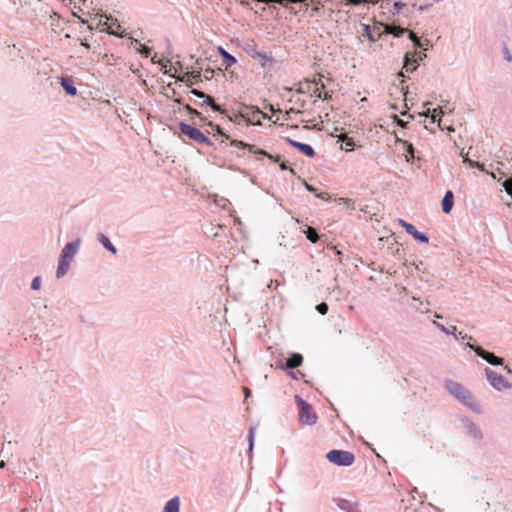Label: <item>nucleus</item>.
Segmentation results:
<instances>
[{
  "instance_id": "f257e3e1",
  "label": "nucleus",
  "mask_w": 512,
  "mask_h": 512,
  "mask_svg": "<svg viewBox=\"0 0 512 512\" xmlns=\"http://www.w3.org/2000/svg\"><path fill=\"white\" fill-rule=\"evenodd\" d=\"M444 386L457 400L467 407L474 409V397L472 393L461 383L447 379L445 380Z\"/></svg>"
},
{
  "instance_id": "f03ea898",
  "label": "nucleus",
  "mask_w": 512,
  "mask_h": 512,
  "mask_svg": "<svg viewBox=\"0 0 512 512\" xmlns=\"http://www.w3.org/2000/svg\"><path fill=\"white\" fill-rule=\"evenodd\" d=\"M325 86L321 83L320 79L314 78L313 80L305 79L298 83L296 92L299 94H309L314 96L316 99H328L330 98L328 92H325L324 96L322 95L321 89Z\"/></svg>"
},
{
  "instance_id": "7ed1b4c3",
  "label": "nucleus",
  "mask_w": 512,
  "mask_h": 512,
  "mask_svg": "<svg viewBox=\"0 0 512 512\" xmlns=\"http://www.w3.org/2000/svg\"><path fill=\"white\" fill-rule=\"evenodd\" d=\"M180 133L187 136L190 140L194 142L206 146L213 147L214 143L208 138L201 130L198 128L191 126L185 122L179 123Z\"/></svg>"
},
{
  "instance_id": "20e7f679",
  "label": "nucleus",
  "mask_w": 512,
  "mask_h": 512,
  "mask_svg": "<svg viewBox=\"0 0 512 512\" xmlns=\"http://www.w3.org/2000/svg\"><path fill=\"white\" fill-rule=\"evenodd\" d=\"M295 401L299 409V421L303 425L312 426L317 422V415L312 406L300 396H295Z\"/></svg>"
},
{
  "instance_id": "39448f33",
  "label": "nucleus",
  "mask_w": 512,
  "mask_h": 512,
  "mask_svg": "<svg viewBox=\"0 0 512 512\" xmlns=\"http://www.w3.org/2000/svg\"><path fill=\"white\" fill-rule=\"evenodd\" d=\"M326 458L337 466H351L355 461V456L352 452L337 449L329 451L326 454Z\"/></svg>"
},
{
  "instance_id": "423d86ee",
  "label": "nucleus",
  "mask_w": 512,
  "mask_h": 512,
  "mask_svg": "<svg viewBox=\"0 0 512 512\" xmlns=\"http://www.w3.org/2000/svg\"><path fill=\"white\" fill-rule=\"evenodd\" d=\"M485 375L490 385L497 391H503L511 388V384L500 374H497L492 369L486 367Z\"/></svg>"
},
{
  "instance_id": "0eeeda50",
  "label": "nucleus",
  "mask_w": 512,
  "mask_h": 512,
  "mask_svg": "<svg viewBox=\"0 0 512 512\" xmlns=\"http://www.w3.org/2000/svg\"><path fill=\"white\" fill-rule=\"evenodd\" d=\"M230 145L234 146V147L242 148V149H248V151L250 153L266 156L270 160H272L273 162H279L280 161V157L279 156H273V155L269 154L268 152H266L265 150L256 148L255 145H251V144L245 143V142L240 141V140H231L230 141Z\"/></svg>"
},
{
  "instance_id": "6e6552de",
  "label": "nucleus",
  "mask_w": 512,
  "mask_h": 512,
  "mask_svg": "<svg viewBox=\"0 0 512 512\" xmlns=\"http://www.w3.org/2000/svg\"><path fill=\"white\" fill-rule=\"evenodd\" d=\"M468 347L473 349L477 356L481 357L483 360L488 362L490 365L493 366H502L504 360L501 357L496 356L492 352L486 351L482 347L479 346H472L470 344H467Z\"/></svg>"
},
{
  "instance_id": "1a4fd4ad",
  "label": "nucleus",
  "mask_w": 512,
  "mask_h": 512,
  "mask_svg": "<svg viewBox=\"0 0 512 512\" xmlns=\"http://www.w3.org/2000/svg\"><path fill=\"white\" fill-rule=\"evenodd\" d=\"M398 224L405 229L407 234L411 235L418 242H420V243H428L429 242L428 235L426 233L418 231L413 224L408 223L403 219H399Z\"/></svg>"
},
{
  "instance_id": "9d476101",
  "label": "nucleus",
  "mask_w": 512,
  "mask_h": 512,
  "mask_svg": "<svg viewBox=\"0 0 512 512\" xmlns=\"http://www.w3.org/2000/svg\"><path fill=\"white\" fill-rule=\"evenodd\" d=\"M80 243V238H77L75 241L67 243L61 251L60 259L71 262L79 250Z\"/></svg>"
},
{
  "instance_id": "9b49d317",
  "label": "nucleus",
  "mask_w": 512,
  "mask_h": 512,
  "mask_svg": "<svg viewBox=\"0 0 512 512\" xmlns=\"http://www.w3.org/2000/svg\"><path fill=\"white\" fill-rule=\"evenodd\" d=\"M462 423L465 429V433L475 442H480L483 439V433L481 429L473 421L468 418H464Z\"/></svg>"
},
{
  "instance_id": "f8f14e48",
  "label": "nucleus",
  "mask_w": 512,
  "mask_h": 512,
  "mask_svg": "<svg viewBox=\"0 0 512 512\" xmlns=\"http://www.w3.org/2000/svg\"><path fill=\"white\" fill-rule=\"evenodd\" d=\"M248 54L255 60H259L263 68H267L274 63L271 55L258 51L255 47L247 50Z\"/></svg>"
},
{
  "instance_id": "ddd939ff",
  "label": "nucleus",
  "mask_w": 512,
  "mask_h": 512,
  "mask_svg": "<svg viewBox=\"0 0 512 512\" xmlns=\"http://www.w3.org/2000/svg\"><path fill=\"white\" fill-rule=\"evenodd\" d=\"M285 141L293 148H296L299 152L303 153L307 157H313L315 155V151L313 147L309 144L301 143L291 138H286Z\"/></svg>"
},
{
  "instance_id": "4468645a",
  "label": "nucleus",
  "mask_w": 512,
  "mask_h": 512,
  "mask_svg": "<svg viewBox=\"0 0 512 512\" xmlns=\"http://www.w3.org/2000/svg\"><path fill=\"white\" fill-rule=\"evenodd\" d=\"M303 363V356L299 353H292L286 360L284 366L285 369H294L301 366Z\"/></svg>"
},
{
  "instance_id": "2eb2a0df",
  "label": "nucleus",
  "mask_w": 512,
  "mask_h": 512,
  "mask_svg": "<svg viewBox=\"0 0 512 512\" xmlns=\"http://www.w3.org/2000/svg\"><path fill=\"white\" fill-rule=\"evenodd\" d=\"M453 204H454V194L451 190H448V191H446V193L442 199V202H441L442 211L445 214L450 213L453 208Z\"/></svg>"
},
{
  "instance_id": "dca6fc26",
  "label": "nucleus",
  "mask_w": 512,
  "mask_h": 512,
  "mask_svg": "<svg viewBox=\"0 0 512 512\" xmlns=\"http://www.w3.org/2000/svg\"><path fill=\"white\" fill-rule=\"evenodd\" d=\"M426 57L425 54L420 55L418 59L415 58V54L411 55L410 53H406L404 57V68L407 72H413L416 69V66L410 68V65L413 63H417L418 60H422Z\"/></svg>"
},
{
  "instance_id": "f3484780",
  "label": "nucleus",
  "mask_w": 512,
  "mask_h": 512,
  "mask_svg": "<svg viewBox=\"0 0 512 512\" xmlns=\"http://www.w3.org/2000/svg\"><path fill=\"white\" fill-rule=\"evenodd\" d=\"M60 84H61L63 90L66 92V94H68L70 96H75L77 94V89L74 86V83L70 78H67V77L61 78Z\"/></svg>"
},
{
  "instance_id": "a211bd4d",
  "label": "nucleus",
  "mask_w": 512,
  "mask_h": 512,
  "mask_svg": "<svg viewBox=\"0 0 512 512\" xmlns=\"http://www.w3.org/2000/svg\"><path fill=\"white\" fill-rule=\"evenodd\" d=\"M162 512H180V498L175 496L168 500Z\"/></svg>"
},
{
  "instance_id": "6ab92c4d",
  "label": "nucleus",
  "mask_w": 512,
  "mask_h": 512,
  "mask_svg": "<svg viewBox=\"0 0 512 512\" xmlns=\"http://www.w3.org/2000/svg\"><path fill=\"white\" fill-rule=\"evenodd\" d=\"M97 240L99 241V243L102 244V246L107 249L109 252H111L113 255H115L117 253V249L116 247L111 243V241L109 240V238L103 234V233H99L97 235Z\"/></svg>"
},
{
  "instance_id": "aec40b11",
  "label": "nucleus",
  "mask_w": 512,
  "mask_h": 512,
  "mask_svg": "<svg viewBox=\"0 0 512 512\" xmlns=\"http://www.w3.org/2000/svg\"><path fill=\"white\" fill-rule=\"evenodd\" d=\"M218 52H219L220 56L222 57V60L227 68L236 64V62H237L236 58L232 54L227 52L224 48L219 47Z\"/></svg>"
},
{
  "instance_id": "412c9836",
  "label": "nucleus",
  "mask_w": 512,
  "mask_h": 512,
  "mask_svg": "<svg viewBox=\"0 0 512 512\" xmlns=\"http://www.w3.org/2000/svg\"><path fill=\"white\" fill-rule=\"evenodd\" d=\"M384 31L386 34L393 35L394 37H400L408 32L406 28L391 24L386 25Z\"/></svg>"
},
{
  "instance_id": "4be33fe9",
  "label": "nucleus",
  "mask_w": 512,
  "mask_h": 512,
  "mask_svg": "<svg viewBox=\"0 0 512 512\" xmlns=\"http://www.w3.org/2000/svg\"><path fill=\"white\" fill-rule=\"evenodd\" d=\"M203 104H206L207 106L211 107L213 111L219 112L221 114H226V110L223 109L220 105H218L211 96L206 95V97H204V102L201 105Z\"/></svg>"
},
{
  "instance_id": "5701e85b",
  "label": "nucleus",
  "mask_w": 512,
  "mask_h": 512,
  "mask_svg": "<svg viewBox=\"0 0 512 512\" xmlns=\"http://www.w3.org/2000/svg\"><path fill=\"white\" fill-rule=\"evenodd\" d=\"M70 263L71 262H68L66 260H63V259L59 258L58 267H57V270H56V277L57 278H62L68 272L69 267H70Z\"/></svg>"
},
{
  "instance_id": "b1692460",
  "label": "nucleus",
  "mask_w": 512,
  "mask_h": 512,
  "mask_svg": "<svg viewBox=\"0 0 512 512\" xmlns=\"http://www.w3.org/2000/svg\"><path fill=\"white\" fill-rule=\"evenodd\" d=\"M433 325H435L438 329H440L445 334L453 335L456 339H458L459 336L461 335V333H459V335L456 333V331H457L456 326L445 327L443 324H441L435 320L433 321Z\"/></svg>"
},
{
  "instance_id": "393cba45",
  "label": "nucleus",
  "mask_w": 512,
  "mask_h": 512,
  "mask_svg": "<svg viewBox=\"0 0 512 512\" xmlns=\"http://www.w3.org/2000/svg\"><path fill=\"white\" fill-rule=\"evenodd\" d=\"M443 114L441 108H436L433 110L427 109L423 115L426 117H431L432 122L435 123L437 121V117H440Z\"/></svg>"
},
{
  "instance_id": "a878e982",
  "label": "nucleus",
  "mask_w": 512,
  "mask_h": 512,
  "mask_svg": "<svg viewBox=\"0 0 512 512\" xmlns=\"http://www.w3.org/2000/svg\"><path fill=\"white\" fill-rule=\"evenodd\" d=\"M306 237L309 241L312 243H316L319 240V235L316 231V229L312 227H308V229L305 231Z\"/></svg>"
},
{
  "instance_id": "bb28decb",
  "label": "nucleus",
  "mask_w": 512,
  "mask_h": 512,
  "mask_svg": "<svg viewBox=\"0 0 512 512\" xmlns=\"http://www.w3.org/2000/svg\"><path fill=\"white\" fill-rule=\"evenodd\" d=\"M184 108H185V110H186L190 115H193V116H195V117L199 118V120H200L201 122H203V123H205V122H206V118H205V117H203V116H202V114H201L199 111H197L196 109L192 108L189 104H186V105L184 106Z\"/></svg>"
},
{
  "instance_id": "cd10ccee",
  "label": "nucleus",
  "mask_w": 512,
  "mask_h": 512,
  "mask_svg": "<svg viewBox=\"0 0 512 512\" xmlns=\"http://www.w3.org/2000/svg\"><path fill=\"white\" fill-rule=\"evenodd\" d=\"M205 124L207 126L211 127L220 136L224 137L225 139H230V136L228 134H226L219 125H216L212 122H205Z\"/></svg>"
},
{
  "instance_id": "c85d7f7f",
  "label": "nucleus",
  "mask_w": 512,
  "mask_h": 512,
  "mask_svg": "<svg viewBox=\"0 0 512 512\" xmlns=\"http://www.w3.org/2000/svg\"><path fill=\"white\" fill-rule=\"evenodd\" d=\"M255 431H256L255 427H250L249 432H248L247 440H248V443H249V450H248L249 453L252 452L253 447H254Z\"/></svg>"
},
{
  "instance_id": "c756f323",
  "label": "nucleus",
  "mask_w": 512,
  "mask_h": 512,
  "mask_svg": "<svg viewBox=\"0 0 512 512\" xmlns=\"http://www.w3.org/2000/svg\"><path fill=\"white\" fill-rule=\"evenodd\" d=\"M363 36L368 37L371 42H376L377 39L374 37L371 27L369 25H363Z\"/></svg>"
},
{
  "instance_id": "7c9ffc66",
  "label": "nucleus",
  "mask_w": 512,
  "mask_h": 512,
  "mask_svg": "<svg viewBox=\"0 0 512 512\" xmlns=\"http://www.w3.org/2000/svg\"><path fill=\"white\" fill-rule=\"evenodd\" d=\"M355 147V142L353 140V138L351 137H348L345 141H344V145H341V149L343 150H346V151H352Z\"/></svg>"
},
{
  "instance_id": "2f4dec72",
  "label": "nucleus",
  "mask_w": 512,
  "mask_h": 512,
  "mask_svg": "<svg viewBox=\"0 0 512 512\" xmlns=\"http://www.w3.org/2000/svg\"><path fill=\"white\" fill-rule=\"evenodd\" d=\"M407 33H408L409 39L413 42L415 47H422L420 38L413 31H408Z\"/></svg>"
},
{
  "instance_id": "473e14b6",
  "label": "nucleus",
  "mask_w": 512,
  "mask_h": 512,
  "mask_svg": "<svg viewBox=\"0 0 512 512\" xmlns=\"http://www.w3.org/2000/svg\"><path fill=\"white\" fill-rule=\"evenodd\" d=\"M328 305L325 302H321L318 305H316V310L321 315H326L328 312Z\"/></svg>"
},
{
  "instance_id": "72a5a7b5",
  "label": "nucleus",
  "mask_w": 512,
  "mask_h": 512,
  "mask_svg": "<svg viewBox=\"0 0 512 512\" xmlns=\"http://www.w3.org/2000/svg\"><path fill=\"white\" fill-rule=\"evenodd\" d=\"M502 186L503 188L506 190V192L512 196V177L511 178H508L506 179L503 183H502Z\"/></svg>"
},
{
  "instance_id": "f704fd0d",
  "label": "nucleus",
  "mask_w": 512,
  "mask_h": 512,
  "mask_svg": "<svg viewBox=\"0 0 512 512\" xmlns=\"http://www.w3.org/2000/svg\"><path fill=\"white\" fill-rule=\"evenodd\" d=\"M40 287H41V278H40V276H36L35 278H33L32 282H31V289L39 290Z\"/></svg>"
},
{
  "instance_id": "c9c22d12",
  "label": "nucleus",
  "mask_w": 512,
  "mask_h": 512,
  "mask_svg": "<svg viewBox=\"0 0 512 512\" xmlns=\"http://www.w3.org/2000/svg\"><path fill=\"white\" fill-rule=\"evenodd\" d=\"M139 51L145 57H149L150 54H151V48H149L146 45H140V50Z\"/></svg>"
},
{
  "instance_id": "e433bc0d",
  "label": "nucleus",
  "mask_w": 512,
  "mask_h": 512,
  "mask_svg": "<svg viewBox=\"0 0 512 512\" xmlns=\"http://www.w3.org/2000/svg\"><path fill=\"white\" fill-rule=\"evenodd\" d=\"M102 31H106L108 34L117 36L119 38H124L125 37L124 34L117 33L114 29H112V27H109L108 29H102Z\"/></svg>"
},
{
  "instance_id": "4c0bfd02",
  "label": "nucleus",
  "mask_w": 512,
  "mask_h": 512,
  "mask_svg": "<svg viewBox=\"0 0 512 512\" xmlns=\"http://www.w3.org/2000/svg\"><path fill=\"white\" fill-rule=\"evenodd\" d=\"M465 162H468L470 164V166L472 167H477L479 168L480 170L484 171V165L483 164H480L479 162H476V161H472V160H469V159H465L464 160Z\"/></svg>"
},
{
  "instance_id": "58836bf2",
  "label": "nucleus",
  "mask_w": 512,
  "mask_h": 512,
  "mask_svg": "<svg viewBox=\"0 0 512 512\" xmlns=\"http://www.w3.org/2000/svg\"><path fill=\"white\" fill-rule=\"evenodd\" d=\"M190 93L198 98L204 99V97H206V94L204 92L197 89H192Z\"/></svg>"
},
{
  "instance_id": "ea45409f",
  "label": "nucleus",
  "mask_w": 512,
  "mask_h": 512,
  "mask_svg": "<svg viewBox=\"0 0 512 512\" xmlns=\"http://www.w3.org/2000/svg\"><path fill=\"white\" fill-rule=\"evenodd\" d=\"M404 6L405 4L402 2H395L393 8L395 12L399 13Z\"/></svg>"
},
{
  "instance_id": "a19ab883",
  "label": "nucleus",
  "mask_w": 512,
  "mask_h": 512,
  "mask_svg": "<svg viewBox=\"0 0 512 512\" xmlns=\"http://www.w3.org/2000/svg\"><path fill=\"white\" fill-rule=\"evenodd\" d=\"M365 0H347V3L353 6H359L363 4Z\"/></svg>"
},
{
  "instance_id": "79ce46f5",
  "label": "nucleus",
  "mask_w": 512,
  "mask_h": 512,
  "mask_svg": "<svg viewBox=\"0 0 512 512\" xmlns=\"http://www.w3.org/2000/svg\"><path fill=\"white\" fill-rule=\"evenodd\" d=\"M393 118L396 121L397 125L402 127L406 125V123L403 120H401L397 115H394Z\"/></svg>"
},
{
  "instance_id": "37998d69",
  "label": "nucleus",
  "mask_w": 512,
  "mask_h": 512,
  "mask_svg": "<svg viewBox=\"0 0 512 512\" xmlns=\"http://www.w3.org/2000/svg\"><path fill=\"white\" fill-rule=\"evenodd\" d=\"M406 151L411 157H414V147L412 144L407 145Z\"/></svg>"
},
{
  "instance_id": "c03bdc74",
  "label": "nucleus",
  "mask_w": 512,
  "mask_h": 512,
  "mask_svg": "<svg viewBox=\"0 0 512 512\" xmlns=\"http://www.w3.org/2000/svg\"><path fill=\"white\" fill-rule=\"evenodd\" d=\"M152 62L153 63H160L163 67H166L167 66V63L169 62V60H166L165 63L160 61V60H156V55L152 57Z\"/></svg>"
},
{
  "instance_id": "a18cd8bd",
  "label": "nucleus",
  "mask_w": 512,
  "mask_h": 512,
  "mask_svg": "<svg viewBox=\"0 0 512 512\" xmlns=\"http://www.w3.org/2000/svg\"><path fill=\"white\" fill-rule=\"evenodd\" d=\"M295 104L299 106V108H304L306 106V101L305 100H301V99H297L295 101Z\"/></svg>"
},
{
  "instance_id": "49530a36",
  "label": "nucleus",
  "mask_w": 512,
  "mask_h": 512,
  "mask_svg": "<svg viewBox=\"0 0 512 512\" xmlns=\"http://www.w3.org/2000/svg\"><path fill=\"white\" fill-rule=\"evenodd\" d=\"M349 136L346 134V133H341L337 136L338 138V141H341L344 143V141L348 138Z\"/></svg>"
},
{
  "instance_id": "de8ad7c7",
  "label": "nucleus",
  "mask_w": 512,
  "mask_h": 512,
  "mask_svg": "<svg viewBox=\"0 0 512 512\" xmlns=\"http://www.w3.org/2000/svg\"><path fill=\"white\" fill-rule=\"evenodd\" d=\"M430 6H431V5H430V4H428V3H426V4H424V5H420V6H419V10H420V11H425V10H426V9H428Z\"/></svg>"
},
{
  "instance_id": "09e8293b",
  "label": "nucleus",
  "mask_w": 512,
  "mask_h": 512,
  "mask_svg": "<svg viewBox=\"0 0 512 512\" xmlns=\"http://www.w3.org/2000/svg\"><path fill=\"white\" fill-rule=\"evenodd\" d=\"M293 113H300V110H299V109H296V108H290V109L287 111V114H293Z\"/></svg>"
},
{
  "instance_id": "8fccbe9b",
  "label": "nucleus",
  "mask_w": 512,
  "mask_h": 512,
  "mask_svg": "<svg viewBox=\"0 0 512 512\" xmlns=\"http://www.w3.org/2000/svg\"><path fill=\"white\" fill-rule=\"evenodd\" d=\"M306 189L310 192H314L315 191V188L312 186V185H309L306 183Z\"/></svg>"
},
{
  "instance_id": "3c124183",
  "label": "nucleus",
  "mask_w": 512,
  "mask_h": 512,
  "mask_svg": "<svg viewBox=\"0 0 512 512\" xmlns=\"http://www.w3.org/2000/svg\"><path fill=\"white\" fill-rule=\"evenodd\" d=\"M280 169H281V170H286V169H288L287 164H286L285 162L280 163Z\"/></svg>"
},
{
  "instance_id": "603ef678",
  "label": "nucleus",
  "mask_w": 512,
  "mask_h": 512,
  "mask_svg": "<svg viewBox=\"0 0 512 512\" xmlns=\"http://www.w3.org/2000/svg\"><path fill=\"white\" fill-rule=\"evenodd\" d=\"M115 26H116L117 28H119V27H120V25L117 23V20H114V22L111 24V26H110V27H112V29H115Z\"/></svg>"
},
{
  "instance_id": "864d4df0",
  "label": "nucleus",
  "mask_w": 512,
  "mask_h": 512,
  "mask_svg": "<svg viewBox=\"0 0 512 512\" xmlns=\"http://www.w3.org/2000/svg\"><path fill=\"white\" fill-rule=\"evenodd\" d=\"M104 17H105L106 21L113 20L111 16L105 15ZM102 25H107V22L103 23Z\"/></svg>"
},
{
  "instance_id": "5fc2aeb1",
  "label": "nucleus",
  "mask_w": 512,
  "mask_h": 512,
  "mask_svg": "<svg viewBox=\"0 0 512 512\" xmlns=\"http://www.w3.org/2000/svg\"><path fill=\"white\" fill-rule=\"evenodd\" d=\"M504 370H505L508 374H512V370H511L508 366H505V367H504Z\"/></svg>"
},
{
  "instance_id": "6e6d98bb",
  "label": "nucleus",
  "mask_w": 512,
  "mask_h": 512,
  "mask_svg": "<svg viewBox=\"0 0 512 512\" xmlns=\"http://www.w3.org/2000/svg\"><path fill=\"white\" fill-rule=\"evenodd\" d=\"M193 77H200V72H196V74L194 75V72H191L190 73Z\"/></svg>"
},
{
  "instance_id": "4d7b16f0",
  "label": "nucleus",
  "mask_w": 512,
  "mask_h": 512,
  "mask_svg": "<svg viewBox=\"0 0 512 512\" xmlns=\"http://www.w3.org/2000/svg\"><path fill=\"white\" fill-rule=\"evenodd\" d=\"M0 467H1V468H4V467H5V462H4V461H1V462H0Z\"/></svg>"
},
{
  "instance_id": "13d9d810",
  "label": "nucleus",
  "mask_w": 512,
  "mask_h": 512,
  "mask_svg": "<svg viewBox=\"0 0 512 512\" xmlns=\"http://www.w3.org/2000/svg\"><path fill=\"white\" fill-rule=\"evenodd\" d=\"M245 392H246V397H248L250 394V391L248 389H245Z\"/></svg>"
},
{
  "instance_id": "bf43d9fd",
  "label": "nucleus",
  "mask_w": 512,
  "mask_h": 512,
  "mask_svg": "<svg viewBox=\"0 0 512 512\" xmlns=\"http://www.w3.org/2000/svg\"><path fill=\"white\" fill-rule=\"evenodd\" d=\"M316 196H317L318 198H321V199H323V198H324V197H323V195H322L321 193H320V194H317Z\"/></svg>"
},
{
  "instance_id": "052dcab7",
  "label": "nucleus",
  "mask_w": 512,
  "mask_h": 512,
  "mask_svg": "<svg viewBox=\"0 0 512 512\" xmlns=\"http://www.w3.org/2000/svg\"><path fill=\"white\" fill-rule=\"evenodd\" d=\"M289 170H290V172H291L292 174H295V171H294V169H293V168H289Z\"/></svg>"
},
{
  "instance_id": "680f3d73",
  "label": "nucleus",
  "mask_w": 512,
  "mask_h": 512,
  "mask_svg": "<svg viewBox=\"0 0 512 512\" xmlns=\"http://www.w3.org/2000/svg\"><path fill=\"white\" fill-rule=\"evenodd\" d=\"M434 3H439L441 2L442 0H432Z\"/></svg>"
},
{
  "instance_id": "e2e57ef3",
  "label": "nucleus",
  "mask_w": 512,
  "mask_h": 512,
  "mask_svg": "<svg viewBox=\"0 0 512 512\" xmlns=\"http://www.w3.org/2000/svg\"><path fill=\"white\" fill-rule=\"evenodd\" d=\"M506 57L509 61L511 60V56H509V54H506Z\"/></svg>"
},
{
  "instance_id": "0e129e2a",
  "label": "nucleus",
  "mask_w": 512,
  "mask_h": 512,
  "mask_svg": "<svg viewBox=\"0 0 512 512\" xmlns=\"http://www.w3.org/2000/svg\"><path fill=\"white\" fill-rule=\"evenodd\" d=\"M506 57L509 61L511 60V56H509V54H506Z\"/></svg>"
},
{
  "instance_id": "69168bd1",
  "label": "nucleus",
  "mask_w": 512,
  "mask_h": 512,
  "mask_svg": "<svg viewBox=\"0 0 512 512\" xmlns=\"http://www.w3.org/2000/svg\"><path fill=\"white\" fill-rule=\"evenodd\" d=\"M435 317H436V318H442V316H441V315H439V314H436V315H435Z\"/></svg>"
},
{
  "instance_id": "338daca9",
  "label": "nucleus",
  "mask_w": 512,
  "mask_h": 512,
  "mask_svg": "<svg viewBox=\"0 0 512 512\" xmlns=\"http://www.w3.org/2000/svg\"><path fill=\"white\" fill-rule=\"evenodd\" d=\"M462 339L468 338V336L465 334L464 336H461Z\"/></svg>"
}]
</instances>
